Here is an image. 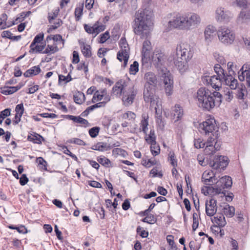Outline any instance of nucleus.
Returning a JSON list of instances; mask_svg holds the SVG:
<instances>
[{
  "mask_svg": "<svg viewBox=\"0 0 250 250\" xmlns=\"http://www.w3.org/2000/svg\"><path fill=\"white\" fill-rule=\"evenodd\" d=\"M224 82L231 89H236L240 86L238 85L237 80L231 74L227 75Z\"/></svg>",
  "mask_w": 250,
  "mask_h": 250,
  "instance_id": "obj_24",
  "label": "nucleus"
},
{
  "mask_svg": "<svg viewBox=\"0 0 250 250\" xmlns=\"http://www.w3.org/2000/svg\"><path fill=\"white\" fill-rule=\"evenodd\" d=\"M88 63H85V62H83V61L81 62L80 63L77 65V68L78 70H83L85 74H86L88 71Z\"/></svg>",
  "mask_w": 250,
  "mask_h": 250,
  "instance_id": "obj_56",
  "label": "nucleus"
},
{
  "mask_svg": "<svg viewBox=\"0 0 250 250\" xmlns=\"http://www.w3.org/2000/svg\"><path fill=\"white\" fill-rule=\"evenodd\" d=\"M97 160L99 163L106 167H109V165L111 163L110 160L104 156L98 157L97 158Z\"/></svg>",
  "mask_w": 250,
  "mask_h": 250,
  "instance_id": "obj_39",
  "label": "nucleus"
},
{
  "mask_svg": "<svg viewBox=\"0 0 250 250\" xmlns=\"http://www.w3.org/2000/svg\"><path fill=\"white\" fill-rule=\"evenodd\" d=\"M151 42L148 40H146L144 42L143 44V48H142V53L146 54V55L147 54H149L150 51L151 49Z\"/></svg>",
  "mask_w": 250,
  "mask_h": 250,
  "instance_id": "obj_43",
  "label": "nucleus"
},
{
  "mask_svg": "<svg viewBox=\"0 0 250 250\" xmlns=\"http://www.w3.org/2000/svg\"><path fill=\"white\" fill-rule=\"evenodd\" d=\"M213 221L221 228L224 227L227 224L223 214L217 215L214 217Z\"/></svg>",
  "mask_w": 250,
  "mask_h": 250,
  "instance_id": "obj_36",
  "label": "nucleus"
},
{
  "mask_svg": "<svg viewBox=\"0 0 250 250\" xmlns=\"http://www.w3.org/2000/svg\"><path fill=\"white\" fill-rule=\"evenodd\" d=\"M7 16L5 14H2L0 17V29L5 28L6 27L9 26L6 22Z\"/></svg>",
  "mask_w": 250,
  "mask_h": 250,
  "instance_id": "obj_51",
  "label": "nucleus"
},
{
  "mask_svg": "<svg viewBox=\"0 0 250 250\" xmlns=\"http://www.w3.org/2000/svg\"><path fill=\"white\" fill-rule=\"evenodd\" d=\"M217 35L219 41L226 45L232 43L235 38L233 31L225 26H221L219 27L217 31Z\"/></svg>",
  "mask_w": 250,
  "mask_h": 250,
  "instance_id": "obj_6",
  "label": "nucleus"
},
{
  "mask_svg": "<svg viewBox=\"0 0 250 250\" xmlns=\"http://www.w3.org/2000/svg\"><path fill=\"white\" fill-rule=\"evenodd\" d=\"M153 16L152 11L148 9L139 10L135 13L132 25L134 33L141 38H147L153 24Z\"/></svg>",
  "mask_w": 250,
  "mask_h": 250,
  "instance_id": "obj_1",
  "label": "nucleus"
},
{
  "mask_svg": "<svg viewBox=\"0 0 250 250\" xmlns=\"http://www.w3.org/2000/svg\"><path fill=\"white\" fill-rule=\"evenodd\" d=\"M100 127L98 126L93 127L89 130V134L92 138L97 136L100 131Z\"/></svg>",
  "mask_w": 250,
  "mask_h": 250,
  "instance_id": "obj_55",
  "label": "nucleus"
},
{
  "mask_svg": "<svg viewBox=\"0 0 250 250\" xmlns=\"http://www.w3.org/2000/svg\"><path fill=\"white\" fill-rule=\"evenodd\" d=\"M112 154L113 155H119L125 157L127 152L125 150L120 148H115L112 150Z\"/></svg>",
  "mask_w": 250,
  "mask_h": 250,
  "instance_id": "obj_58",
  "label": "nucleus"
},
{
  "mask_svg": "<svg viewBox=\"0 0 250 250\" xmlns=\"http://www.w3.org/2000/svg\"><path fill=\"white\" fill-rule=\"evenodd\" d=\"M218 128L214 119H208L199 125V131L206 135H209L210 133L212 136H214V133L216 131L218 132Z\"/></svg>",
  "mask_w": 250,
  "mask_h": 250,
  "instance_id": "obj_9",
  "label": "nucleus"
},
{
  "mask_svg": "<svg viewBox=\"0 0 250 250\" xmlns=\"http://www.w3.org/2000/svg\"><path fill=\"white\" fill-rule=\"evenodd\" d=\"M171 115L176 121L180 120L184 115L183 107L178 104H176L172 109Z\"/></svg>",
  "mask_w": 250,
  "mask_h": 250,
  "instance_id": "obj_23",
  "label": "nucleus"
},
{
  "mask_svg": "<svg viewBox=\"0 0 250 250\" xmlns=\"http://www.w3.org/2000/svg\"><path fill=\"white\" fill-rule=\"evenodd\" d=\"M236 89V95L239 99H244V96L247 94V91L245 85L241 84Z\"/></svg>",
  "mask_w": 250,
  "mask_h": 250,
  "instance_id": "obj_34",
  "label": "nucleus"
},
{
  "mask_svg": "<svg viewBox=\"0 0 250 250\" xmlns=\"http://www.w3.org/2000/svg\"><path fill=\"white\" fill-rule=\"evenodd\" d=\"M225 77H221V76L213 75L211 76H206L207 83L210 84L212 88L217 90H219L222 86V81L223 80L225 81Z\"/></svg>",
  "mask_w": 250,
  "mask_h": 250,
  "instance_id": "obj_14",
  "label": "nucleus"
},
{
  "mask_svg": "<svg viewBox=\"0 0 250 250\" xmlns=\"http://www.w3.org/2000/svg\"><path fill=\"white\" fill-rule=\"evenodd\" d=\"M247 64H244L241 69L242 71L241 74L238 75V78L240 81L246 80L248 86H250V67L248 70Z\"/></svg>",
  "mask_w": 250,
  "mask_h": 250,
  "instance_id": "obj_21",
  "label": "nucleus"
},
{
  "mask_svg": "<svg viewBox=\"0 0 250 250\" xmlns=\"http://www.w3.org/2000/svg\"><path fill=\"white\" fill-rule=\"evenodd\" d=\"M214 170L205 171L202 175V181L206 185H211L216 183L215 188H213L216 193H224L225 188H228L231 187L232 184L231 178L229 176H224L221 177L218 181H216L215 178L216 172Z\"/></svg>",
  "mask_w": 250,
  "mask_h": 250,
  "instance_id": "obj_3",
  "label": "nucleus"
},
{
  "mask_svg": "<svg viewBox=\"0 0 250 250\" xmlns=\"http://www.w3.org/2000/svg\"><path fill=\"white\" fill-rule=\"evenodd\" d=\"M1 36L3 38L11 39L13 41L16 40V36H14L13 34L8 30L3 31L1 33Z\"/></svg>",
  "mask_w": 250,
  "mask_h": 250,
  "instance_id": "obj_57",
  "label": "nucleus"
},
{
  "mask_svg": "<svg viewBox=\"0 0 250 250\" xmlns=\"http://www.w3.org/2000/svg\"><path fill=\"white\" fill-rule=\"evenodd\" d=\"M83 3H82L79 5L78 7H77L75 9L74 14L75 17V20L76 21H79L82 16L83 15Z\"/></svg>",
  "mask_w": 250,
  "mask_h": 250,
  "instance_id": "obj_38",
  "label": "nucleus"
},
{
  "mask_svg": "<svg viewBox=\"0 0 250 250\" xmlns=\"http://www.w3.org/2000/svg\"><path fill=\"white\" fill-rule=\"evenodd\" d=\"M144 79L146 81L145 84L148 85L155 86L157 84V79L156 75L151 72H148L145 74Z\"/></svg>",
  "mask_w": 250,
  "mask_h": 250,
  "instance_id": "obj_26",
  "label": "nucleus"
},
{
  "mask_svg": "<svg viewBox=\"0 0 250 250\" xmlns=\"http://www.w3.org/2000/svg\"><path fill=\"white\" fill-rule=\"evenodd\" d=\"M138 71L139 63L137 61H134L130 66L129 73L131 75H135Z\"/></svg>",
  "mask_w": 250,
  "mask_h": 250,
  "instance_id": "obj_48",
  "label": "nucleus"
},
{
  "mask_svg": "<svg viewBox=\"0 0 250 250\" xmlns=\"http://www.w3.org/2000/svg\"><path fill=\"white\" fill-rule=\"evenodd\" d=\"M185 14L179 13L171 15V19L168 22V27L180 30L186 29Z\"/></svg>",
  "mask_w": 250,
  "mask_h": 250,
  "instance_id": "obj_7",
  "label": "nucleus"
},
{
  "mask_svg": "<svg viewBox=\"0 0 250 250\" xmlns=\"http://www.w3.org/2000/svg\"><path fill=\"white\" fill-rule=\"evenodd\" d=\"M222 95L206 87H200L196 92V100L198 106L204 110L210 111L222 103Z\"/></svg>",
  "mask_w": 250,
  "mask_h": 250,
  "instance_id": "obj_2",
  "label": "nucleus"
},
{
  "mask_svg": "<svg viewBox=\"0 0 250 250\" xmlns=\"http://www.w3.org/2000/svg\"><path fill=\"white\" fill-rule=\"evenodd\" d=\"M206 213L207 216L212 217L214 215L217 211V200L213 198L209 200H207L205 203Z\"/></svg>",
  "mask_w": 250,
  "mask_h": 250,
  "instance_id": "obj_16",
  "label": "nucleus"
},
{
  "mask_svg": "<svg viewBox=\"0 0 250 250\" xmlns=\"http://www.w3.org/2000/svg\"><path fill=\"white\" fill-rule=\"evenodd\" d=\"M30 52L32 53H42L44 51L45 48V44L38 45L35 44L33 47L31 45H30Z\"/></svg>",
  "mask_w": 250,
  "mask_h": 250,
  "instance_id": "obj_42",
  "label": "nucleus"
},
{
  "mask_svg": "<svg viewBox=\"0 0 250 250\" xmlns=\"http://www.w3.org/2000/svg\"><path fill=\"white\" fill-rule=\"evenodd\" d=\"M237 22L239 24L250 22V11H242L237 18Z\"/></svg>",
  "mask_w": 250,
  "mask_h": 250,
  "instance_id": "obj_25",
  "label": "nucleus"
},
{
  "mask_svg": "<svg viewBox=\"0 0 250 250\" xmlns=\"http://www.w3.org/2000/svg\"><path fill=\"white\" fill-rule=\"evenodd\" d=\"M142 221L149 224H154L156 222L157 219L154 215L150 214L143 218Z\"/></svg>",
  "mask_w": 250,
  "mask_h": 250,
  "instance_id": "obj_45",
  "label": "nucleus"
},
{
  "mask_svg": "<svg viewBox=\"0 0 250 250\" xmlns=\"http://www.w3.org/2000/svg\"><path fill=\"white\" fill-rule=\"evenodd\" d=\"M16 92V86L12 87H4L1 89V93L8 95L13 94Z\"/></svg>",
  "mask_w": 250,
  "mask_h": 250,
  "instance_id": "obj_47",
  "label": "nucleus"
},
{
  "mask_svg": "<svg viewBox=\"0 0 250 250\" xmlns=\"http://www.w3.org/2000/svg\"><path fill=\"white\" fill-rule=\"evenodd\" d=\"M214 71L217 74V76H221V77H226L227 75L225 73L224 70L221 67L219 64H216L214 66Z\"/></svg>",
  "mask_w": 250,
  "mask_h": 250,
  "instance_id": "obj_49",
  "label": "nucleus"
},
{
  "mask_svg": "<svg viewBox=\"0 0 250 250\" xmlns=\"http://www.w3.org/2000/svg\"><path fill=\"white\" fill-rule=\"evenodd\" d=\"M150 174H152V177H158L162 178L163 177V174L161 172H158L157 167H153L149 172Z\"/></svg>",
  "mask_w": 250,
  "mask_h": 250,
  "instance_id": "obj_64",
  "label": "nucleus"
},
{
  "mask_svg": "<svg viewBox=\"0 0 250 250\" xmlns=\"http://www.w3.org/2000/svg\"><path fill=\"white\" fill-rule=\"evenodd\" d=\"M224 214L228 217H232L235 214V208L233 206H230L228 204H225L223 207Z\"/></svg>",
  "mask_w": 250,
  "mask_h": 250,
  "instance_id": "obj_32",
  "label": "nucleus"
},
{
  "mask_svg": "<svg viewBox=\"0 0 250 250\" xmlns=\"http://www.w3.org/2000/svg\"><path fill=\"white\" fill-rule=\"evenodd\" d=\"M82 52L86 58H90L92 56L91 47L89 45L83 43L81 45Z\"/></svg>",
  "mask_w": 250,
  "mask_h": 250,
  "instance_id": "obj_35",
  "label": "nucleus"
},
{
  "mask_svg": "<svg viewBox=\"0 0 250 250\" xmlns=\"http://www.w3.org/2000/svg\"><path fill=\"white\" fill-rule=\"evenodd\" d=\"M224 98L228 102L231 101L233 98V93L231 90L227 89L224 91Z\"/></svg>",
  "mask_w": 250,
  "mask_h": 250,
  "instance_id": "obj_52",
  "label": "nucleus"
},
{
  "mask_svg": "<svg viewBox=\"0 0 250 250\" xmlns=\"http://www.w3.org/2000/svg\"><path fill=\"white\" fill-rule=\"evenodd\" d=\"M137 91L133 86L128 87L123 92L122 101L125 106L131 105L133 103L136 96Z\"/></svg>",
  "mask_w": 250,
  "mask_h": 250,
  "instance_id": "obj_11",
  "label": "nucleus"
},
{
  "mask_svg": "<svg viewBox=\"0 0 250 250\" xmlns=\"http://www.w3.org/2000/svg\"><path fill=\"white\" fill-rule=\"evenodd\" d=\"M165 56L163 53L159 50H155L152 56V62L156 67L161 68L165 62Z\"/></svg>",
  "mask_w": 250,
  "mask_h": 250,
  "instance_id": "obj_17",
  "label": "nucleus"
},
{
  "mask_svg": "<svg viewBox=\"0 0 250 250\" xmlns=\"http://www.w3.org/2000/svg\"><path fill=\"white\" fill-rule=\"evenodd\" d=\"M186 29H189L192 26H195L199 24L201 21L200 16L195 13L185 14Z\"/></svg>",
  "mask_w": 250,
  "mask_h": 250,
  "instance_id": "obj_15",
  "label": "nucleus"
},
{
  "mask_svg": "<svg viewBox=\"0 0 250 250\" xmlns=\"http://www.w3.org/2000/svg\"><path fill=\"white\" fill-rule=\"evenodd\" d=\"M229 159L225 156H215L209 162V165L216 172L220 173L224 170L229 164Z\"/></svg>",
  "mask_w": 250,
  "mask_h": 250,
  "instance_id": "obj_8",
  "label": "nucleus"
},
{
  "mask_svg": "<svg viewBox=\"0 0 250 250\" xmlns=\"http://www.w3.org/2000/svg\"><path fill=\"white\" fill-rule=\"evenodd\" d=\"M145 140L146 142L150 145H153L156 144V137L155 134V131L154 129H151L149 133L145 134Z\"/></svg>",
  "mask_w": 250,
  "mask_h": 250,
  "instance_id": "obj_33",
  "label": "nucleus"
},
{
  "mask_svg": "<svg viewBox=\"0 0 250 250\" xmlns=\"http://www.w3.org/2000/svg\"><path fill=\"white\" fill-rule=\"evenodd\" d=\"M149 116L147 113H143L142 115V119L139 124L140 131H142L145 134H146L148 131Z\"/></svg>",
  "mask_w": 250,
  "mask_h": 250,
  "instance_id": "obj_22",
  "label": "nucleus"
},
{
  "mask_svg": "<svg viewBox=\"0 0 250 250\" xmlns=\"http://www.w3.org/2000/svg\"><path fill=\"white\" fill-rule=\"evenodd\" d=\"M127 84L125 81L120 80L116 83L112 90V93L117 96L123 95V92L126 89Z\"/></svg>",
  "mask_w": 250,
  "mask_h": 250,
  "instance_id": "obj_19",
  "label": "nucleus"
},
{
  "mask_svg": "<svg viewBox=\"0 0 250 250\" xmlns=\"http://www.w3.org/2000/svg\"><path fill=\"white\" fill-rule=\"evenodd\" d=\"M66 119L73 121L75 123H79L83 125H87L89 124L88 121L80 116H75L70 115H64Z\"/></svg>",
  "mask_w": 250,
  "mask_h": 250,
  "instance_id": "obj_30",
  "label": "nucleus"
},
{
  "mask_svg": "<svg viewBox=\"0 0 250 250\" xmlns=\"http://www.w3.org/2000/svg\"><path fill=\"white\" fill-rule=\"evenodd\" d=\"M154 86L148 85V84H145L144 90V99L146 103H149L150 106L153 107L156 104L154 99Z\"/></svg>",
  "mask_w": 250,
  "mask_h": 250,
  "instance_id": "obj_12",
  "label": "nucleus"
},
{
  "mask_svg": "<svg viewBox=\"0 0 250 250\" xmlns=\"http://www.w3.org/2000/svg\"><path fill=\"white\" fill-rule=\"evenodd\" d=\"M205 153L208 155H212L216 151L220 149L221 146L220 143H218L217 141H216L214 145L213 144L206 145L205 146Z\"/></svg>",
  "mask_w": 250,
  "mask_h": 250,
  "instance_id": "obj_28",
  "label": "nucleus"
},
{
  "mask_svg": "<svg viewBox=\"0 0 250 250\" xmlns=\"http://www.w3.org/2000/svg\"><path fill=\"white\" fill-rule=\"evenodd\" d=\"M111 148V146L110 145H108L106 143L103 142H98L95 145L92 146L91 147L92 150H97L101 152L107 151L110 149Z\"/></svg>",
  "mask_w": 250,
  "mask_h": 250,
  "instance_id": "obj_27",
  "label": "nucleus"
},
{
  "mask_svg": "<svg viewBox=\"0 0 250 250\" xmlns=\"http://www.w3.org/2000/svg\"><path fill=\"white\" fill-rule=\"evenodd\" d=\"M24 109L22 103L17 105V124L21 120V118L24 113Z\"/></svg>",
  "mask_w": 250,
  "mask_h": 250,
  "instance_id": "obj_40",
  "label": "nucleus"
},
{
  "mask_svg": "<svg viewBox=\"0 0 250 250\" xmlns=\"http://www.w3.org/2000/svg\"><path fill=\"white\" fill-rule=\"evenodd\" d=\"M68 142L69 143L75 144L80 145V146H85V142L83 140H82L79 138H72V139H70L68 141Z\"/></svg>",
  "mask_w": 250,
  "mask_h": 250,
  "instance_id": "obj_61",
  "label": "nucleus"
},
{
  "mask_svg": "<svg viewBox=\"0 0 250 250\" xmlns=\"http://www.w3.org/2000/svg\"><path fill=\"white\" fill-rule=\"evenodd\" d=\"M60 10L58 8L54 10L51 13L48 14V19L50 22L51 21L55 19L58 16Z\"/></svg>",
  "mask_w": 250,
  "mask_h": 250,
  "instance_id": "obj_60",
  "label": "nucleus"
},
{
  "mask_svg": "<svg viewBox=\"0 0 250 250\" xmlns=\"http://www.w3.org/2000/svg\"><path fill=\"white\" fill-rule=\"evenodd\" d=\"M74 102L77 104H82L85 100L84 94L81 92H78L73 96Z\"/></svg>",
  "mask_w": 250,
  "mask_h": 250,
  "instance_id": "obj_37",
  "label": "nucleus"
},
{
  "mask_svg": "<svg viewBox=\"0 0 250 250\" xmlns=\"http://www.w3.org/2000/svg\"><path fill=\"white\" fill-rule=\"evenodd\" d=\"M232 18V15L231 12L224 7H219L215 10V19L217 22L227 23Z\"/></svg>",
  "mask_w": 250,
  "mask_h": 250,
  "instance_id": "obj_10",
  "label": "nucleus"
},
{
  "mask_svg": "<svg viewBox=\"0 0 250 250\" xmlns=\"http://www.w3.org/2000/svg\"><path fill=\"white\" fill-rule=\"evenodd\" d=\"M150 150L153 156L158 155L160 152V146L156 143L155 145H150Z\"/></svg>",
  "mask_w": 250,
  "mask_h": 250,
  "instance_id": "obj_53",
  "label": "nucleus"
},
{
  "mask_svg": "<svg viewBox=\"0 0 250 250\" xmlns=\"http://www.w3.org/2000/svg\"><path fill=\"white\" fill-rule=\"evenodd\" d=\"M165 84V92L167 96L172 95L173 93V81L169 71L164 73L162 75Z\"/></svg>",
  "mask_w": 250,
  "mask_h": 250,
  "instance_id": "obj_13",
  "label": "nucleus"
},
{
  "mask_svg": "<svg viewBox=\"0 0 250 250\" xmlns=\"http://www.w3.org/2000/svg\"><path fill=\"white\" fill-rule=\"evenodd\" d=\"M188 61L184 60L179 57H176L174 61L175 67L181 74L185 72L188 68Z\"/></svg>",
  "mask_w": 250,
  "mask_h": 250,
  "instance_id": "obj_20",
  "label": "nucleus"
},
{
  "mask_svg": "<svg viewBox=\"0 0 250 250\" xmlns=\"http://www.w3.org/2000/svg\"><path fill=\"white\" fill-rule=\"evenodd\" d=\"M10 112L11 109L10 108H6L0 112V124L2 123L5 118L10 115Z\"/></svg>",
  "mask_w": 250,
  "mask_h": 250,
  "instance_id": "obj_50",
  "label": "nucleus"
},
{
  "mask_svg": "<svg viewBox=\"0 0 250 250\" xmlns=\"http://www.w3.org/2000/svg\"><path fill=\"white\" fill-rule=\"evenodd\" d=\"M142 164L146 167H150L151 166L156 164V161L155 160H152L149 159L148 160L146 159H143L142 161Z\"/></svg>",
  "mask_w": 250,
  "mask_h": 250,
  "instance_id": "obj_59",
  "label": "nucleus"
},
{
  "mask_svg": "<svg viewBox=\"0 0 250 250\" xmlns=\"http://www.w3.org/2000/svg\"><path fill=\"white\" fill-rule=\"evenodd\" d=\"M136 231L142 238H146L148 235V232L143 229L140 226L137 228Z\"/></svg>",
  "mask_w": 250,
  "mask_h": 250,
  "instance_id": "obj_63",
  "label": "nucleus"
},
{
  "mask_svg": "<svg viewBox=\"0 0 250 250\" xmlns=\"http://www.w3.org/2000/svg\"><path fill=\"white\" fill-rule=\"evenodd\" d=\"M214 136H210L207 140L206 142V145H210V144H215V143L216 141H215L217 138V136L218 135V132L217 131L214 133Z\"/></svg>",
  "mask_w": 250,
  "mask_h": 250,
  "instance_id": "obj_62",
  "label": "nucleus"
},
{
  "mask_svg": "<svg viewBox=\"0 0 250 250\" xmlns=\"http://www.w3.org/2000/svg\"><path fill=\"white\" fill-rule=\"evenodd\" d=\"M43 34L42 33H40L36 35L30 44L31 46L33 47L36 43H40L43 40Z\"/></svg>",
  "mask_w": 250,
  "mask_h": 250,
  "instance_id": "obj_54",
  "label": "nucleus"
},
{
  "mask_svg": "<svg viewBox=\"0 0 250 250\" xmlns=\"http://www.w3.org/2000/svg\"><path fill=\"white\" fill-rule=\"evenodd\" d=\"M71 71L66 76L62 75H59L58 83L60 84L62 82H64V83L66 84L67 83L70 82L72 79L71 76Z\"/></svg>",
  "mask_w": 250,
  "mask_h": 250,
  "instance_id": "obj_46",
  "label": "nucleus"
},
{
  "mask_svg": "<svg viewBox=\"0 0 250 250\" xmlns=\"http://www.w3.org/2000/svg\"><path fill=\"white\" fill-rule=\"evenodd\" d=\"M27 140L34 144H40L42 141H44L43 137L37 133L32 132L27 137Z\"/></svg>",
  "mask_w": 250,
  "mask_h": 250,
  "instance_id": "obj_29",
  "label": "nucleus"
},
{
  "mask_svg": "<svg viewBox=\"0 0 250 250\" xmlns=\"http://www.w3.org/2000/svg\"><path fill=\"white\" fill-rule=\"evenodd\" d=\"M41 72V68L39 65L34 66L28 69L24 73L25 77H29L33 76H36Z\"/></svg>",
  "mask_w": 250,
  "mask_h": 250,
  "instance_id": "obj_31",
  "label": "nucleus"
},
{
  "mask_svg": "<svg viewBox=\"0 0 250 250\" xmlns=\"http://www.w3.org/2000/svg\"><path fill=\"white\" fill-rule=\"evenodd\" d=\"M217 30L215 26L212 25H208L205 29L204 37L205 41L208 44L214 39L216 34Z\"/></svg>",
  "mask_w": 250,
  "mask_h": 250,
  "instance_id": "obj_18",
  "label": "nucleus"
},
{
  "mask_svg": "<svg viewBox=\"0 0 250 250\" xmlns=\"http://www.w3.org/2000/svg\"><path fill=\"white\" fill-rule=\"evenodd\" d=\"M95 36L97 35L101 32L104 31L105 29V25L104 24H99V21H98L94 24Z\"/></svg>",
  "mask_w": 250,
  "mask_h": 250,
  "instance_id": "obj_41",
  "label": "nucleus"
},
{
  "mask_svg": "<svg viewBox=\"0 0 250 250\" xmlns=\"http://www.w3.org/2000/svg\"><path fill=\"white\" fill-rule=\"evenodd\" d=\"M119 45L121 49L117 53V58L120 62H124L122 67L125 68L127 64L130 54V49L125 38L120 39Z\"/></svg>",
  "mask_w": 250,
  "mask_h": 250,
  "instance_id": "obj_4",
  "label": "nucleus"
},
{
  "mask_svg": "<svg viewBox=\"0 0 250 250\" xmlns=\"http://www.w3.org/2000/svg\"><path fill=\"white\" fill-rule=\"evenodd\" d=\"M194 53L193 48L187 42H181L176 48V57L182 60L189 61L193 57Z\"/></svg>",
  "mask_w": 250,
  "mask_h": 250,
  "instance_id": "obj_5",
  "label": "nucleus"
},
{
  "mask_svg": "<svg viewBox=\"0 0 250 250\" xmlns=\"http://www.w3.org/2000/svg\"><path fill=\"white\" fill-rule=\"evenodd\" d=\"M59 49L56 45H47L45 49L43 51L42 53L43 54H54L55 52L58 51Z\"/></svg>",
  "mask_w": 250,
  "mask_h": 250,
  "instance_id": "obj_44",
  "label": "nucleus"
}]
</instances>
